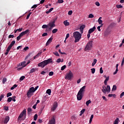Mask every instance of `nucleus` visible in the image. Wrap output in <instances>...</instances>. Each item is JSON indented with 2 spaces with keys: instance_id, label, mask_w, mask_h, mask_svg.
Instances as JSON below:
<instances>
[{
  "instance_id": "5",
  "label": "nucleus",
  "mask_w": 124,
  "mask_h": 124,
  "mask_svg": "<svg viewBox=\"0 0 124 124\" xmlns=\"http://www.w3.org/2000/svg\"><path fill=\"white\" fill-rule=\"evenodd\" d=\"M92 47H93V41H91L89 42L85 47L84 50L85 51H90L92 49Z\"/></svg>"
},
{
  "instance_id": "3",
  "label": "nucleus",
  "mask_w": 124,
  "mask_h": 124,
  "mask_svg": "<svg viewBox=\"0 0 124 124\" xmlns=\"http://www.w3.org/2000/svg\"><path fill=\"white\" fill-rule=\"evenodd\" d=\"M73 35L75 40V43L79 42L80 41V39L82 37V33H80L78 31H75L73 33Z\"/></svg>"
},
{
  "instance_id": "35",
  "label": "nucleus",
  "mask_w": 124,
  "mask_h": 124,
  "mask_svg": "<svg viewBox=\"0 0 124 124\" xmlns=\"http://www.w3.org/2000/svg\"><path fill=\"white\" fill-rule=\"evenodd\" d=\"M58 32V29H53L52 30V33H56V32Z\"/></svg>"
},
{
  "instance_id": "19",
  "label": "nucleus",
  "mask_w": 124,
  "mask_h": 124,
  "mask_svg": "<svg viewBox=\"0 0 124 124\" xmlns=\"http://www.w3.org/2000/svg\"><path fill=\"white\" fill-rule=\"evenodd\" d=\"M109 81V77H108L106 78L104 81V84L105 86H107V82Z\"/></svg>"
},
{
  "instance_id": "14",
  "label": "nucleus",
  "mask_w": 124,
  "mask_h": 124,
  "mask_svg": "<svg viewBox=\"0 0 124 124\" xmlns=\"http://www.w3.org/2000/svg\"><path fill=\"white\" fill-rule=\"evenodd\" d=\"M15 41L14 40L13 41L11 42L10 45H9V46L8 47V48H9V49H11V48H12V47H13V45H14V44H15Z\"/></svg>"
},
{
  "instance_id": "53",
  "label": "nucleus",
  "mask_w": 124,
  "mask_h": 124,
  "mask_svg": "<svg viewBox=\"0 0 124 124\" xmlns=\"http://www.w3.org/2000/svg\"><path fill=\"white\" fill-rule=\"evenodd\" d=\"M31 15V13H30L27 16L26 19H29L30 18V16Z\"/></svg>"
},
{
  "instance_id": "1",
  "label": "nucleus",
  "mask_w": 124,
  "mask_h": 124,
  "mask_svg": "<svg viewBox=\"0 0 124 124\" xmlns=\"http://www.w3.org/2000/svg\"><path fill=\"white\" fill-rule=\"evenodd\" d=\"M52 58H49L46 60H45L38 64V66L39 67H42V68H44L47 64H49V63H51L53 62L52 61Z\"/></svg>"
},
{
  "instance_id": "13",
  "label": "nucleus",
  "mask_w": 124,
  "mask_h": 124,
  "mask_svg": "<svg viewBox=\"0 0 124 124\" xmlns=\"http://www.w3.org/2000/svg\"><path fill=\"white\" fill-rule=\"evenodd\" d=\"M96 28H95V26H94L93 28L90 29L88 33H92V32H93L94 31H95Z\"/></svg>"
},
{
  "instance_id": "57",
  "label": "nucleus",
  "mask_w": 124,
  "mask_h": 124,
  "mask_svg": "<svg viewBox=\"0 0 124 124\" xmlns=\"http://www.w3.org/2000/svg\"><path fill=\"white\" fill-rule=\"evenodd\" d=\"M73 12L72 11H69L68 13V15L71 16L72 15Z\"/></svg>"
},
{
  "instance_id": "37",
  "label": "nucleus",
  "mask_w": 124,
  "mask_h": 124,
  "mask_svg": "<svg viewBox=\"0 0 124 124\" xmlns=\"http://www.w3.org/2000/svg\"><path fill=\"white\" fill-rule=\"evenodd\" d=\"M91 72L92 74H94V72H95V68H92Z\"/></svg>"
},
{
  "instance_id": "56",
  "label": "nucleus",
  "mask_w": 124,
  "mask_h": 124,
  "mask_svg": "<svg viewBox=\"0 0 124 124\" xmlns=\"http://www.w3.org/2000/svg\"><path fill=\"white\" fill-rule=\"evenodd\" d=\"M100 73H101V74H102V73H103V70L102 69V67H101L100 68Z\"/></svg>"
},
{
  "instance_id": "21",
  "label": "nucleus",
  "mask_w": 124,
  "mask_h": 124,
  "mask_svg": "<svg viewBox=\"0 0 124 124\" xmlns=\"http://www.w3.org/2000/svg\"><path fill=\"white\" fill-rule=\"evenodd\" d=\"M97 62V60H96V59H94L93 62L92 64V66H94V65H95V63H96Z\"/></svg>"
},
{
  "instance_id": "59",
  "label": "nucleus",
  "mask_w": 124,
  "mask_h": 124,
  "mask_svg": "<svg viewBox=\"0 0 124 124\" xmlns=\"http://www.w3.org/2000/svg\"><path fill=\"white\" fill-rule=\"evenodd\" d=\"M47 35H48V33H43V34H42V36L43 37H44V36H47Z\"/></svg>"
},
{
  "instance_id": "27",
  "label": "nucleus",
  "mask_w": 124,
  "mask_h": 124,
  "mask_svg": "<svg viewBox=\"0 0 124 124\" xmlns=\"http://www.w3.org/2000/svg\"><path fill=\"white\" fill-rule=\"evenodd\" d=\"M36 71V68H32L31 70L30 73H33V72H35Z\"/></svg>"
},
{
  "instance_id": "18",
  "label": "nucleus",
  "mask_w": 124,
  "mask_h": 124,
  "mask_svg": "<svg viewBox=\"0 0 124 124\" xmlns=\"http://www.w3.org/2000/svg\"><path fill=\"white\" fill-rule=\"evenodd\" d=\"M20 66H22L23 67L27 66V64H26V61L22 62L21 63Z\"/></svg>"
},
{
  "instance_id": "15",
  "label": "nucleus",
  "mask_w": 124,
  "mask_h": 124,
  "mask_svg": "<svg viewBox=\"0 0 124 124\" xmlns=\"http://www.w3.org/2000/svg\"><path fill=\"white\" fill-rule=\"evenodd\" d=\"M8 122H9V116H7L5 118L3 123H4V124H7V123H8Z\"/></svg>"
},
{
  "instance_id": "12",
  "label": "nucleus",
  "mask_w": 124,
  "mask_h": 124,
  "mask_svg": "<svg viewBox=\"0 0 124 124\" xmlns=\"http://www.w3.org/2000/svg\"><path fill=\"white\" fill-rule=\"evenodd\" d=\"M48 124H56V120L55 118L53 117L50 121H49Z\"/></svg>"
},
{
  "instance_id": "62",
  "label": "nucleus",
  "mask_w": 124,
  "mask_h": 124,
  "mask_svg": "<svg viewBox=\"0 0 124 124\" xmlns=\"http://www.w3.org/2000/svg\"><path fill=\"white\" fill-rule=\"evenodd\" d=\"M69 37V33H67L66 34V37H65V40H66V39H67V38H68Z\"/></svg>"
},
{
  "instance_id": "64",
  "label": "nucleus",
  "mask_w": 124,
  "mask_h": 124,
  "mask_svg": "<svg viewBox=\"0 0 124 124\" xmlns=\"http://www.w3.org/2000/svg\"><path fill=\"white\" fill-rule=\"evenodd\" d=\"M4 109L6 111H8V107H4Z\"/></svg>"
},
{
  "instance_id": "54",
  "label": "nucleus",
  "mask_w": 124,
  "mask_h": 124,
  "mask_svg": "<svg viewBox=\"0 0 124 124\" xmlns=\"http://www.w3.org/2000/svg\"><path fill=\"white\" fill-rule=\"evenodd\" d=\"M58 3H63V0H58Z\"/></svg>"
},
{
  "instance_id": "29",
  "label": "nucleus",
  "mask_w": 124,
  "mask_h": 124,
  "mask_svg": "<svg viewBox=\"0 0 124 124\" xmlns=\"http://www.w3.org/2000/svg\"><path fill=\"white\" fill-rule=\"evenodd\" d=\"M10 49L7 47L6 49V52L5 53V55H8V53H9V51H10Z\"/></svg>"
},
{
  "instance_id": "20",
  "label": "nucleus",
  "mask_w": 124,
  "mask_h": 124,
  "mask_svg": "<svg viewBox=\"0 0 124 124\" xmlns=\"http://www.w3.org/2000/svg\"><path fill=\"white\" fill-rule=\"evenodd\" d=\"M63 24L65 27H67V26H69V22H68L67 20L64 21Z\"/></svg>"
},
{
  "instance_id": "39",
  "label": "nucleus",
  "mask_w": 124,
  "mask_h": 124,
  "mask_svg": "<svg viewBox=\"0 0 124 124\" xmlns=\"http://www.w3.org/2000/svg\"><path fill=\"white\" fill-rule=\"evenodd\" d=\"M11 101H12V97H10L8 98L7 99V102H11Z\"/></svg>"
},
{
  "instance_id": "44",
  "label": "nucleus",
  "mask_w": 124,
  "mask_h": 124,
  "mask_svg": "<svg viewBox=\"0 0 124 124\" xmlns=\"http://www.w3.org/2000/svg\"><path fill=\"white\" fill-rule=\"evenodd\" d=\"M65 68H66V66L65 65L62 66L61 67V70H62V71L64 70V69H65Z\"/></svg>"
},
{
  "instance_id": "47",
  "label": "nucleus",
  "mask_w": 124,
  "mask_h": 124,
  "mask_svg": "<svg viewBox=\"0 0 124 124\" xmlns=\"http://www.w3.org/2000/svg\"><path fill=\"white\" fill-rule=\"evenodd\" d=\"M49 76H53L54 75V72H50L48 74Z\"/></svg>"
},
{
  "instance_id": "24",
  "label": "nucleus",
  "mask_w": 124,
  "mask_h": 124,
  "mask_svg": "<svg viewBox=\"0 0 124 124\" xmlns=\"http://www.w3.org/2000/svg\"><path fill=\"white\" fill-rule=\"evenodd\" d=\"M93 114H92L91 116V117L89 120V124H92V122H93Z\"/></svg>"
},
{
  "instance_id": "25",
  "label": "nucleus",
  "mask_w": 124,
  "mask_h": 124,
  "mask_svg": "<svg viewBox=\"0 0 124 124\" xmlns=\"http://www.w3.org/2000/svg\"><path fill=\"white\" fill-rule=\"evenodd\" d=\"M113 124H119V118H117L114 122H113Z\"/></svg>"
},
{
  "instance_id": "8",
  "label": "nucleus",
  "mask_w": 124,
  "mask_h": 124,
  "mask_svg": "<svg viewBox=\"0 0 124 124\" xmlns=\"http://www.w3.org/2000/svg\"><path fill=\"white\" fill-rule=\"evenodd\" d=\"M26 113H27V110L26 109H24L22 111V112L20 114L19 116L17 118V120L19 121L20 119H21V118H23V117H24V115H26Z\"/></svg>"
},
{
  "instance_id": "49",
  "label": "nucleus",
  "mask_w": 124,
  "mask_h": 124,
  "mask_svg": "<svg viewBox=\"0 0 124 124\" xmlns=\"http://www.w3.org/2000/svg\"><path fill=\"white\" fill-rule=\"evenodd\" d=\"M37 7V4L33 5L31 8H33L34 9H35Z\"/></svg>"
},
{
  "instance_id": "28",
  "label": "nucleus",
  "mask_w": 124,
  "mask_h": 124,
  "mask_svg": "<svg viewBox=\"0 0 124 124\" xmlns=\"http://www.w3.org/2000/svg\"><path fill=\"white\" fill-rule=\"evenodd\" d=\"M22 32H23L24 35L27 34L30 32V30L29 29H28V30H26L25 31H23Z\"/></svg>"
},
{
  "instance_id": "22",
  "label": "nucleus",
  "mask_w": 124,
  "mask_h": 124,
  "mask_svg": "<svg viewBox=\"0 0 124 124\" xmlns=\"http://www.w3.org/2000/svg\"><path fill=\"white\" fill-rule=\"evenodd\" d=\"M27 111H28V115H31V111H32V110L31 109V108H28V109H27Z\"/></svg>"
},
{
  "instance_id": "36",
  "label": "nucleus",
  "mask_w": 124,
  "mask_h": 124,
  "mask_svg": "<svg viewBox=\"0 0 124 124\" xmlns=\"http://www.w3.org/2000/svg\"><path fill=\"white\" fill-rule=\"evenodd\" d=\"M6 81H7V79L6 78H3L2 79V84H5Z\"/></svg>"
},
{
  "instance_id": "55",
  "label": "nucleus",
  "mask_w": 124,
  "mask_h": 124,
  "mask_svg": "<svg viewBox=\"0 0 124 124\" xmlns=\"http://www.w3.org/2000/svg\"><path fill=\"white\" fill-rule=\"evenodd\" d=\"M85 111H86V109L84 108L81 110L80 113H81V114H84V113H85Z\"/></svg>"
},
{
  "instance_id": "46",
  "label": "nucleus",
  "mask_w": 124,
  "mask_h": 124,
  "mask_svg": "<svg viewBox=\"0 0 124 124\" xmlns=\"http://www.w3.org/2000/svg\"><path fill=\"white\" fill-rule=\"evenodd\" d=\"M59 53H60V54H61L62 55H66L65 53L62 52V51L61 50V49L59 50Z\"/></svg>"
},
{
  "instance_id": "26",
  "label": "nucleus",
  "mask_w": 124,
  "mask_h": 124,
  "mask_svg": "<svg viewBox=\"0 0 124 124\" xmlns=\"http://www.w3.org/2000/svg\"><path fill=\"white\" fill-rule=\"evenodd\" d=\"M117 90V86L116 85H114L113 86L112 89V92L113 91H116Z\"/></svg>"
},
{
  "instance_id": "4",
  "label": "nucleus",
  "mask_w": 124,
  "mask_h": 124,
  "mask_svg": "<svg viewBox=\"0 0 124 124\" xmlns=\"http://www.w3.org/2000/svg\"><path fill=\"white\" fill-rule=\"evenodd\" d=\"M102 92L103 93H109L111 92V89L110 88V86L107 85L106 87L105 85H103Z\"/></svg>"
},
{
  "instance_id": "16",
  "label": "nucleus",
  "mask_w": 124,
  "mask_h": 124,
  "mask_svg": "<svg viewBox=\"0 0 124 124\" xmlns=\"http://www.w3.org/2000/svg\"><path fill=\"white\" fill-rule=\"evenodd\" d=\"M57 107H58V104L57 103H55V104H54L53 105V107L51 108V110L52 111H55V110H56V109L57 108Z\"/></svg>"
},
{
  "instance_id": "60",
  "label": "nucleus",
  "mask_w": 124,
  "mask_h": 124,
  "mask_svg": "<svg viewBox=\"0 0 124 124\" xmlns=\"http://www.w3.org/2000/svg\"><path fill=\"white\" fill-rule=\"evenodd\" d=\"M19 35L22 37L25 35V34H24L23 32H22Z\"/></svg>"
},
{
  "instance_id": "52",
  "label": "nucleus",
  "mask_w": 124,
  "mask_h": 124,
  "mask_svg": "<svg viewBox=\"0 0 124 124\" xmlns=\"http://www.w3.org/2000/svg\"><path fill=\"white\" fill-rule=\"evenodd\" d=\"M95 4L97 5V6H99L100 5V4L99 3V2L96 1L95 3Z\"/></svg>"
},
{
  "instance_id": "45",
  "label": "nucleus",
  "mask_w": 124,
  "mask_h": 124,
  "mask_svg": "<svg viewBox=\"0 0 124 124\" xmlns=\"http://www.w3.org/2000/svg\"><path fill=\"white\" fill-rule=\"evenodd\" d=\"M12 101H14V102H15V101H16V97L15 96H13L12 97Z\"/></svg>"
},
{
  "instance_id": "63",
  "label": "nucleus",
  "mask_w": 124,
  "mask_h": 124,
  "mask_svg": "<svg viewBox=\"0 0 124 124\" xmlns=\"http://www.w3.org/2000/svg\"><path fill=\"white\" fill-rule=\"evenodd\" d=\"M124 95V92H123L121 94H120V98H122L123 96Z\"/></svg>"
},
{
  "instance_id": "30",
  "label": "nucleus",
  "mask_w": 124,
  "mask_h": 124,
  "mask_svg": "<svg viewBox=\"0 0 124 124\" xmlns=\"http://www.w3.org/2000/svg\"><path fill=\"white\" fill-rule=\"evenodd\" d=\"M91 103H92V101H91V100H89L86 102V104L87 106H89V104H91Z\"/></svg>"
},
{
  "instance_id": "34",
  "label": "nucleus",
  "mask_w": 124,
  "mask_h": 124,
  "mask_svg": "<svg viewBox=\"0 0 124 124\" xmlns=\"http://www.w3.org/2000/svg\"><path fill=\"white\" fill-rule=\"evenodd\" d=\"M40 55H41V52L38 53L37 55H36L34 57V59H37V58L38 57H39V56H40Z\"/></svg>"
},
{
  "instance_id": "10",
  "label": "nucleus",
  "mask_w": 124,
  "mask_h": 124,
  "mask_svg": "<svg viewBox=\"0 0 124 124\" xmlns=\"http://www.w3.org/2000/svg\"><path fill=\"white\" fill-rule=\"evenodd\" d=\"M86 28V26L85 25H82L80 27L79 30L80 33H83L84 32V29Z\"/></svg>"
},
{
  "instance_id": "43",
  "label": "nucleus",
  "mask_w": 124,
  "mask_h": 124,
  "mask_svg": "<svg viewBox=\"0 0 124 124\" xmlns=\"http://www.w3.org/2000/svg\"><path fill=\"white\" fill-rule=\"evenodd\" d=\"M53 54L55 55L57 57H59L60 55L59 54V53L57 51H56L55 52H53Z\"/></svg>"
},
{
  "instance_id": "31",
  "label": "nucleus",
  "mask_w": 124,
  "mask_h": 124,
  "mask_svg": "<svg viewBox=\"0 0 124 124\" xmlns=\"http://www.w3.org/2000/svg\"><path fill=\"white\" fill-rule=\"evenodd\" d=\"M108 97H112V96H113V97H116V94H109L108 95Z\"/></svg>"
},
{
  "instance_id": "58",
  "label": "nucleus",
  "mask_w": 124,
  "mask_h": 124,
  "mask_svg": "<svg viewBox=\"0 0 124 124\" xmlns=\"http://www.w3.org/2000/svg\"><path fill=\"white\" fill-rule=\"evenodd\" d=\"M98 22L99 24H102L103 23L102 20L101 19H98Z\"/></svg>"
},
{
  "instance_id": "6",
  "label": "nucleus",
  "mask_w": 124,
  "mask_h": 124,
  "mask_svg": "<svg viewBox=\"0 0 124 124\" xmlns=\"http://www.w3.org/2000/svg\"><path fill=\"white\" fill-rule=\"evenodd\" d=\"M34 87H32L30 88V89L28 90L27 93V96L28 97H31V95H32V93H34Z\"/></svg>"
},
{
  "instance_id": "11",
  "label": "nucleus",
  "mask_w": 124,
  "mask_h": 124,
  "mask_svg": "<svg viewBox=\"0 0 124 124\" xmlns=\"http://www.w3.org/2000/svg\"><path fill=\"white\" fill-rule=\"evenodd\" d=\"M53 40V38L52 37H50L47 41L46 46H48L49 45L51 44L52 43V41Z\"/></svg>"
},
{
  "instance_id": "51",
  "label": "nucleus",
  "mask_w": 124,
  "mask_h": 124,
  "mask_svg": "<svg viewBox=\"0 0 124 124\" xmlns=\"http://www.w3.org/2000/svg\"><path fill=\"white\" fill-rule=\"evenodd\" d=\"M8 38H14V35H9Z\"/></svg>"
},
{
  "instance_id": "50",
  "label": "nucleus",
  "mask_w": 124,
  "mask_h": 124,
  "mask_svg": "<svg viewBox=\"0 0 124 124\" xmlns=\"http://www.w3.org/2000/svg\"><path fill=\"white\" fill-rule=\"evenodd\" d=\"M21 36L19 35L17 37H16V40H17V41H19V40H20L21 39Z\"/></svg>"
},
{
  "instance_id": "40",
  "label": "nucleus",
  "mask_w": 124,
  "mask_h": 124,
  "mask_svg": "<svg viewBox=\"0 0 124 124\" xmlns=\"http://www.w3.org/2000/svg\"><path fill=\"white\" fill-rule=\"evenodd\" d=\"M11 95H12V93H11V92L7 93V97H9V96H11Z\"/></svg>"
},
{
  "instance_id": "41",
  "label": "nucleus",
  "mask_w": 124,
  "mask_h": 124,
  "mask_svg": "<svg viewBox=\"0 0 124 124\" xmlns=\"http://www.w3.org/2000/svg\"><path fill=\"white\" fill-rule=\"evenodd\" d=\"M71 119L72 120V121H74L76 119V117H75V115H73L71 116Z\"/></svg>"
},
{
  "instance_id": "32",
  "label": "nucleus",
  "mask_w": 124,
  "mask_h": 124,
  "mask_svg": "<svg viewBox=\"0 0 124 124\" xmlns=\"http://www.w3.org/2000/svg\"><path fill=\"white\" fill-rule=\"evenodd\" d=\"M37 118H38V115L37 114H35L34 116V121H36L37 120Z\"/></svg>"
},
{
  "instance_id": "9",
  "label": "nucleus",
  "mask_w": 124,
  "mask_h": 124,
  "mask_svg": "<svg viewBox=\"0 0 124 124\" xmlns=\"http://www.w3.org/2000/svg\"><path fill=\"white\" fill-rule=\"evenodd\" d=\"M48 26L50 27L49 28V31H51L53 28H55V27H56V25L55 24V20H54L52 22L49 23Z\"/></svg>"
},
{
  "instance_id": "7",
  "label": "nucleus",
  "mask_w": 124,
  "mask_h": 124,
  "mask_svg": "<svg viewBox=\"0 0 124 124\" xmlns=\"http://www.w3.org/2000/svg\"><path fill=\"white\" fill-rule=\"evenodd\" d=\"M73 77V74L71 71H69L65 76V79L66 80H70Z\"/></svg>"
},
{
  "instance_id": "33",
  "label": "nucleus",
  "mask_w": 124,
  "mask_h": 124,
  "mask_svg": "<svg viewBox=\"0 0 124 124\" xmlns=\"http://www.w3.org/2000/svg\"><path fill=\"white\" fill-rule=\"evenodd\" d=\"M25 78H26V77L23 76H21L20 78H19V81H23V80H24V79H25Z\"/></svg>"
},
{
  "instance_id": "48",
  "label": "nucleus",
  "mask_w": 124,
  "mask_h": 124,
  "mask_svg": "<svg viewBox=\"0 0 124 124\" xmlns=\"http://www.w3.org/2000/svg\"><path fill=\"white\" fill-rule=\"evenodd\" d=\"M116 7L117 8H123V6L121 5H116Z\"/></svg>"
},
{
  "instance_id": "2",
  "label": "nucleus",
  "mask_w": 124,
  "mask_h": 124,
  "mask_svg": "<svg viewBox=\"0 0 124 124\" xmlns=\"http://www.w3.org/2000/svg\"><path fill=\"white\" fill-rule=\"evenodd\" d=\"M86 91V86H83L79 91L77 94L78 100H81L83 98V94Z\"/></svg>"
},
{
  "instance_id": "38",
  "label": "nucleus",
  "mask_w": 124,
  "mask_h": 124,
  "mask_svg": "<svg viewBox=\"0 0 124 124\" xmlns=\"http://www.w3.org/2000/svg\"><path fill=\"white\" fill-rule=\"evenodd\" d=\"M4 98V95L2 94L0 96V101H1L2 100V99Z\"/></svg>"
},
{
  "instance_id": "42",
  "label": "nucleus",
  "mask_w": 124,
  "mask_h": 124,
  "mask_svg": "<svg viewBox=\"0 0 124 124\" xmlns=\"http://www.w3.org/2000/svg\"><path fill=\"white\" fill-rule=\"evenodd\" d=\"M94 17V16L92 14H90L89 15V18H93Z\"/></svg>"
},
{
  "instance_id": "17",
  "label": "nucleus",
  "mask_w": 124,
  "mask_h": 124,
  "mask_svg": "<svg viewBox=\"0 0 124 124\" xmlns=\"http://www.w3.org/2000/svg\"><path fill=\"white\" fill-rule=\"evenodd\" d=\"M42 29H48V30L50 31L49 30V28H50V26H49V24H48V25H46V24H44L42 26Z\"/></svg>"
},
{
  "instance_id": "23",
  "label": "nucleus",
  "mask_w": 124,
  "mask_h": 124,
  "mask_svg": "<svg viewBox=\"0 0 124 124\" xmlns=\"http://www.w3.org/2000/svg\"><path fill=\"white\" fill-rule=\"evenodd\" d=\"M51 93H52L51 89H47L46 91V93H47L48 95H51Z\"/></svg>"
},
{
  "instance_id": "61",
  "label": "nucleus",
  "mask_w": 124,
  "mask_h": 124,
  "mask_svg": "<svg viewBox=\"0 0 124 124\" xmlns=\"http://www.w3.org/2000/svg\"><path fill=\"white\" fill-rule=\"evenodd\" d=\"M23 50H24V51H27V50H29V47L26 46L24 48Z\"/></svg>"
}]
</instances>
